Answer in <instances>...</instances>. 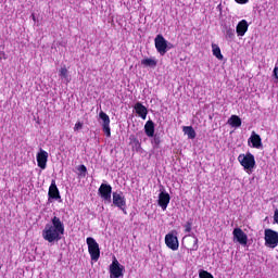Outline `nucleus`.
<instances>
[{
  "label": "nucleus",
  "instance_id": "obj_19",
  "mask_svg": "<svg viewBox=\"0 0 278 278\" xmlns=\"http://www.w3.org/2000/svg\"><path fill=\"white\" fill-rule=\"evenodd\" d=\"M144 132L148 138H153L155 136V123L149 119L144 125Z\"/></svg>",
  "mask_w": 278,
  "mask_h": 278
},
{
  "label": "nucleus",
  "instance_id": "obj_34",
  "mask_svg": "<svg viewBox=\"0 0 278 278\" xmlns=\"http://www.w3.org/2000/svg\"><path fill=\"white\" fill-rule=\"evenodd\" d=\"M0 59L5 60V52H0Z\"/></svg>",
  "mask_w": 278,
  "mask_h": 278
},
{
  "label": "nucleus",
  "instance_id": "obj_31",
  "mask_svg": "<svg viewBox=\"0 0 278 278\" xmlns=\"http://www.w3.org/2000/svg\"><path fill=\"white\" fill-rule=\"evenodd\" d=\"M273 75H274L275 79H277V81H278V66H276V67L274 68Z\"/></svg>",
  "mask_w": 278,
  "mask_h": 278
},
{
  "label": "nucleus",
  "instance_id": "obj_11",
  "mask_svg": "<svg viewBox=\"0 0 278 278\" xmlns=\"http://www.w3.org/2000/svg\"><path fill=\"white\" fill-rule=\"evenodd\" d=\"M232 235L235 240H237L241 247H247V244H249V236H247L242 229L235 228Z\"/></svg>",
  "mask_w": 278,
  "mask_h": 278
},
{
  "label": "nucleus",
  "instance_id": "obj_28",
  "mask_svg": "<svg viewBox=\"0 0 278 278\" xmlns=\"http://www.w3.org/2000/svg\"><path fill=\"white\" fill-rule=\"evenodd\" d=\"M200 278H214V276L207 270L200 271Z\"/></svg>",
  "mask_w": 278,
  "mask_h": 278
},
{
  "label": "nucleus",
  "instance_id": "obj_27",
  "mask_svg": "<svg viewBox=\"0 0 278 278\" xmlns=\"http://www.w3.org/2000/svg\"><path fill=\"white\" fill-rule=\"evenodd\" d=\"M193 223H194V220L192 218H190L189 220L186 222V224L184 225L185 233H190V231H192Z\"/></svg>",
  "mask_w": 278,
  "mask_h": 278
},
{
  "label": "nucleus",
  "instance_id": "obj_10",
  "mask_svg": "<svg viewBox=\"0 0 278 278\" xmlns=\"http://www.w3.org/2000/svg\"><path fill=\"white\" fill-rule=\"evenodd\" d=\"M111 201L115 207H127V199L123 194V191L113 192Z\"/></svg>",
  "mask_w": 278,
  "mask_h": 278
},
{
  "label": "nucleus",
  "instance_id": "obj_22",
  "mask_svg": "<svg viewBox=\"0 0 278 278\" xmlns=\"http://www.w3.org/2000/svg\"><path fill=\"white\" fill-rule=\"evenodd\" d=\"M182 131L186 134V136H188L189 140H194L197 138V131H194L192 126H185Z\"/></svg>",
  "mask_w": 278,
  "mask_h": 278
},
{
  "label": "nucleus",
  "instance_id": "obj_6",
  "mask_svg": "<svg viewBox=\"0 0 278 278\" xmlns=\"http://www.w3.org/2000/svg\"><path fill=\"white\" fill-rule=\"evenodd\" d=\"M265 245L276 249L278 245V232L273 229H265Z\"/></svg>",
  "mask_w": 278,
  "mask_h": 278
},
{
  "label": "nucleus",
  "instance_id": "obj_29",
  "mask_svg": "<svg viewBox=\"0 0 278 278\" xmlns=\"http://www.w3.org/2000/svg\"><path fill=\"white\" fill-rule=\"evenodd\" d=\"M199 250V239L194 237L193 245L190 251H198Z\"/></svg>",
  "mask_w": 278,
  "mask_h": 278
},
{
  "label": "nucleus",
  "instance_id": "obj_8",
  "mask_svg": "<svg viewBox=\"0 0 278 278\" xmlns=\"http://www.w3.org/2000/svg\"><path fill=\"white\" fill-rule=\"evenodd\" d=\"M100 124L102 125V131L105 134L106 138H111L112 129L110 128V115L101 111L99 113Z\"/></svg>",
  "mask_w": 278,
  "mask_h": 278
},
{
  "label": "nucleus",
  "instance_id": "obj_5",
  "mask_svg": "<svg viewBox=\"0 0 278 278\" xmlns=\"http://www.w3.org/2000/svg\"><path fill=\"white\" fill-rule=\"evenodd\" d=\"M112 185L102 182L98 189V195L102 199L103 203H112Z\"/></svg>",
  "mask_w": 278,
  "mask_h": 278
},
{
  "label": "nucleus",
  "instance_id": "obj_20",
  "mask_svg": "<svg viewBox=\"0 0 278 278\" xmlns=\"http://www.w3.org/2000/svg\"><path fill=\"white\" fill-rule=\"evenodd\" d=\"M59 77H61L63 84H71V76L68 75L66 66L60 68Z\"/></svg>",
  "mask_w": 278,
  "mask_h": 278
},
{
  "label": "nucleus",
  "instance_id": "obj_32",
  "mask_svg": "<svg viewBox=\"0 0 278 278\" xmlns=\"http://www.w3.org/2000/svg\"><path fill=\"white\" fill-rule=\"evenodd\" d=\"M236 3H239L241 5H244V3H249V0H235Z\"/></svg>",
  "mask_w": 278,
  "mask_h": 278
},
{
  "label": "nucleus",
  "instance_id": "obj_9",
  "mask_svg": "<svg viewBox=\"0 0 278 278\" xmlns=\"http://www.w3.org/2000/svg\"><path fill=\"white\" fill-rule=\"evenodd\" d=\"M48 201L49 203H53V201L62 202V195H60V189H58V185H55V180L51 181V185L49 187L48 191Z\"/></svg>",
  "mask_w": 278,
  "mask_h": 278
},
{
  "label": "nucleus",
  "instance_id": "obj_16",
  "mask_svg": "<svg viewBox=\"0 0 278 278\" xmlns=\"http://www.w3.org/2000/svg\"><path fill=\"white\" fill-rule=\"evenodd\" d=\"M135 110L138 116L142 118V121H147V114H149V110H147V106H144L141 102H137L135 104Z\"/></svg>",
  "mask_w": 278,
  "mask_h": 278
},
{
  "label": "nucleus",
  "instance_id": "obj_2",
  "mask_svg": "<svg viewBox=\"0 0 278 278\" xmlns=\"http://www.w3.org/2000/svg\"><path fill=\"white\" fill-rule=\"evenodd\" d=\"M237 160L243 166L244 170L253 173V168H255V155L247 152L245 154H239Z\"/></svg>",
  "mask_w": 278,
  "mask_h": 278
},
{
  "label": "nucleus",
  "instance_id": "obj_23",
  "mask_svg": "<svg viewBox=\"0 0 278 278\" xmlns=\"http://www.w3.org/2000/svg\"><path fill=\"white\" fill-rule=\"evenodd\" d=\"M228 124L231 125V127H241L242 119L238 115H231V117L228 119Z\"/></svg>",
  "mask_w": 278,
  "mask_h": 278
},
{
  "label": "nucleus",
  "instance_id": "obj_14",
  "mask_svg": "<svg viewBox=\"0 0 278 278\" xmlns=\"http://www.w3.org/2000/svg\"><path fill=\"white\" fill-rule=\"evenodd\" d=\"M248 144L252 147V149H262V137L255 131H252L251 137L248 139Z\"/></svg>",
  "mask_w": 278,
  "mask_h": 278
},
{
  "label": "nucleus",
  "instance_id": "obj_13",
  "mask_svg": "<svg viewBox=\"0 0 278 278\" xmlns=\"http://www.w3.org/2000/svg\"><path fill=\"white\" fill-rule=\"evenodd\" d=\"M160 207L163 210V212H166V208L168 207V203H170V194L166 191H161L159 194V201H157Z\"/></svg>",
  "mask_w": 278,
  "mask_h": 278
},
{
  "label": "nucleus",
  "instance_id": "obj_7",
  "mask_svg": "<svg viewBox=\"0 0 278 278\" xmlns=\"http://www.w3.org/2000/svg\"><path fill=\"white\" fill-rule=\"evenodd\" d=\"M165 244L172 251H179V239L177 238V231L173 230L165 236Z\"/></svg>",
  "mask_w": 278,
  "mask_h": 278
},
{
  "label": "nucleus",
  "instance_id": "obj_15",
  "mask_svg": "<svg viewBox=\"0 0 278 278\" xmlns=\"http://www.w3.org/2000/svg\"><path fill=\"white\" fill-rule=\"evenodd\" d=\"M247 31H249V22H247V20H241L236 27L237 36L242 38Z\"/></svg>",
  "mask_w": 278,
  "mask_h": 278
},
{
  "label": "nucleus",
  "instance_id": "obj_33",
  "mask_svg": "<svg viewBox=\"0 0 278 278\" xmlns=\"http://www.w3.org/2000/svg\"><path fill=\"white\" fill-rule=\"evenodd\" d=\"M118 210H121L123 214H127V206H119Z\"/></svg>",
  "mask_w": 278,
  "mask_h": 278
},
{
  "label": "nucleus",
  "instance_id": "obj_26",
  "mask_svg": "<svg viewBox=\"0 0 278 278\" xmlns=\"http://www.w3.org/2000/svg\"><path fill=\"white\" fill-rule=\"evenodd\" d=\"M152 138H153V139H152L151 142H152L153 149H160V144H161V142H162V139H160V136L154 135Z\"/></svg>",
  "mask_w": 278,
  "mask_h": 278
},
{
  "label": "nucleus",
  "instance_id": "obj_17",
  "mask_svg": "<svg viewBox=\"0 0 278 278\" xmlns=\"http://www.w3.org/2000/svg\"><path fill=\"white\" fill-rule=\"evenodd\" d=\"M119 277H123V267H121V264L116 262L111 265V278Z\"/></svg>",
  "mask_w": 278,
  "mask_h": 278
},
{
  "label": "nucleus",
  "instance_id": "obj_25",
  "mask_svg": "<svg viewBox=\"0 0 278 278\" xmlns=\"http://www.w3.org/2000/svg\"><path fill=\"white\" fill-rule=\"evenodd\" d=\"M77 170H78V176L84 178L86 177V175H88V168L86 167V165H79L77 167Z\"/></svg>",
  "mask_w": 278,
  "mask_h": 278
},
{
  "label": "nucleus",
  "instance_id": "obj_21",
  "mask_svg": "<svg viewBox=\"0 0 278 278\" xmlns=\"http://www.w3.org/2000/svg\"><path fill=\"white\" fill-rule=\"evenodd\" d=\"M142 66H149L150 68H155L157 66V60L155 58H147L141 60Z\"/></svg>",
  "mask_w": 278,
  "mask_h": 278
},
{
  "label": "nucleus",
  "instance_id": "obj_12",
  "mask_svg": "<svg viewBox=\"0 0 278 278\" xmlns=\"http://www.w3.org/2000/svg\"><path fill=\"white\" fill-rule=\"evenodd\" d=\"M49 160V153L42 149L37 153V166L45 170L47 168V162Z\"/></svg>",
  "mask_w": 278,
  "mask_h": 278
},
{
  "label": "nucleus",
  "instance_id": "obj_30",
  "mask_svg": "<svg viewBox=\"0 0 278 278\" xmlns=\"http://www.w3.org/2000/svg\"><path fill=\"white\" fill-rule=\"evenodd\" d=\"M84 128V123L77 122L74 126V131H79L80 129Z\"/></svg>",
  "mask_w": 278,
  "mask_h": 278
},
{
  "label": "nucleus",
  "instance_id": "obj_24",
  "mask_svg": "<svg viewBox=\"0 0 278 278\" xmlns=\"http://www.w3.org/2000/svg\"><path fill=\"white\" fill-rule=\"evenodd\" d=\"M212 52H213V55L215 58H217V60H223V53L220 52V47H218V45L216 43H212Z\"/></svg>",
  "mask_w": 278,
  "mask_h": 278
},
{
  "label": "nucleus",
  "instance_id": "obj_1",
  "mask_svg": "<svg viewBox=\"0 0 278 278\" xmlns=\"http://www.w3.org/2000/svg\"><path fill=\"white\" fill-rule=\"evenodd\" d=\"M64 233V222L58 216L51 217L50 222L46 224L42 230V238L47 242H60L62 235Z\"/></svg>",
  "mask_w": 278,
  "mask_h": 278
},
{
  "label": "nucleus",
  "instance_id": "obj_3",
  "mask_svg": "<svg viewBox=\"0 0 278 278\" xmlns=\"http://www.w3.org/2000/svg\"><path fill=\"white\" fill-rule=\"evenodd\" d=\"M86 242L91 261L99 262V257H101V249L99 248L97 240H94L92 237H88Z\"/></svg>",
  "mask_w": 278,
  "mask_h": 278
},
{
  "label": "nucleus",
  "instance_id": "obj_18",
  "mask_svg": "<svg viewBox=\"0 0 278 278\" xmlns=\"http://www.w3.org/2000/svg\"><path fill=\"white\" fill-rule=\"evenodd\" d=\"M223 34L225 35L226 40L231 41L236 38V29L229 25L223 26Z\"/></svg>",
  "mask_w": 278,
  "mask_h": 278
},
{
  "label": "nucleus",
  "instance_id": "obj_4",
  "mask_svg": "<svg viewBox=\"0 0 278 278\" xmlns=\"http://www.w3.org/2000/svg\"><path fill=\"white\" fill-rule=\"evenodd\" d=\"M154 45L160 55H166V53H168V50L173 49V45L168 43V41L165 40L164 36L162 35H157L155 37Z\"/></svg>",
  "mask_w": 278,
  "mask_h": 278
}]
</instances>
